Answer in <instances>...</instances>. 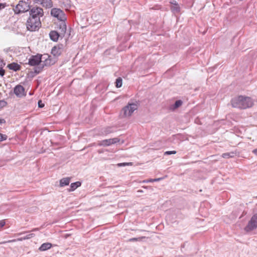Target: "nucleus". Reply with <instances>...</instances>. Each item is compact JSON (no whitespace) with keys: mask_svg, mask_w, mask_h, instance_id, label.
I'll return each instance as SVG.
<instances>
[{"mask_svg":"<svg viewBox=\"0 0 257 257\" xmlns=\"http://www.w3.org/2000/svg\"><path fill=\"white\" fill-rule=\"evenodd\" d=\"M116 87L117 88H119L122 86V79L121 78L119 77L116 80Z\"/></svg>","mask_w":257,"mask_h":257,"instance_id":"21","label":"nucleus"},{"mask_svg":"<svg viewBox=\"0 0 257 257\" xmlns=\"http://www.w3.org/2000/svg\"><path fill=\"white\" fill-rule=\"evenodd\" d=\"M52 246V244L50 242L44 243L39 247V250L41 251H46L51 248Z\"/></svg>","mask_w":257,"mask_h":257,"instance_id":"11","label":"nucleus"},{"mask_svg":"<svg viewBox=\"0 0 257 257\" xmlns=\"http://www.w3.org/2000/svg\"><path fill=\"white\" fill-rule=\"evenodd\" d=\"M182 104V101L181 100L176 101L175 103L170 106V109L174 110L178 108Z\"/></svg>","mask_w":257,"mask_h":257,"instance_id":"19","label":"nucleus"},{"mask_svg":"<svg viewBox=\"0 0 257 257\" xmlns=\"http://www.w3.org/2000/svg\"><path fill=\"white\" fill-rule=\"evenodd\" d=\"M42 70V68H38L35 70V72L37 73H39Z\"/></svg>","mask_w":257,"mask_h":257,"instance_id":"34","label":"nucleus"},{"mask_svg":"<svg viewBox=\"0 0 257 257\" xmlns=\"http://www.w3.org/2000/svg\"><path fill=\"white\" fill-rule=\"evenodd\" d=\"M5 65V63L4 62V61L3 60H2L0 58V67L4 66Z\"/></svg>","mask_w":257,"mask_h":257,"instance_id":"31","label":"nucleus"},{"mask_svg":"<svg viewBox=\"0 0 257 257\" xmlns=\"http://www.w3.org/2000/svg\"><path fill=\"white\" fill-rule=\"evenodd\" d=\"M4 66L0 67V75L3 76L5 75V71L3 69Z\"/></svg>","mask_w":257,"mask_h":257,"instance_id":"28","label":"nucleus"},{"mask_svg":"<svg viewBox=\"0 0 257 257\" xmlns=\"http://www.w3.org/2000/svg\"><path fill=\"white\" fill-rule=\"evenodd\" d=\"M7 136L6 135L0 134V142H2L7 139Z\"/></svg>","mask_w":257,"mask_h":257,"instance_id":"24","label":"nucleus"},{"mask_svg":"<svg viewBox=\"0 0 257 257\" xmlns=\"http://www.w3.org/2000/svg\"><path fill=\"white\" fill-rule=\"evenodd\" d=\"M35 235V234L34 233H30L29 234H27L26 236H25L24 237V239H30L34 237Z\"/></svg>","mask_w":257,"mask_h":257,"instance_id":"25","label":"nucleus"},{"mask_svg":"<svg viewBox=\"0 0 257 257\" xmlns=\"http://www.w3.org/2000/svg\"><path fill=\"white\" fill-rule=\"evenodd\" d=\"M38 2L41 3V4L46 8H51L53 6L52 2L51 0H37Z\"/></svg>","mask_w":257,"mask_h":257,"instance_id":"12","label":"nucleus"},{"mask_svg":"<svg viewBox=\"0 0 257 257\" xmlns=\"http://www.w3.org/2000/svg\"><path fill=\"white\" fill-rule=\"evenodd\" d=\"M163 178H157V179H149V180H148L147 181H146L147 182H154V181H160Z\"/></svg>","mask_w":257,"mask_h":257,"instance_id":"26","label":"nucleus"},{"mask_svg":"<svg viewBox=\"0 0 257 257\" xmlns=\"http://www.w3.org/2000/svg\"><path fill=\"white\" fill-rule=\"evenodd\" d=\"M70 178H64L60 180V186L63 187L66 185H68L70 183Z\"/></svg>","mask_w":257,"mask_h":257,"instance_id":"16","label":"nucleus"},{"mask_svg":"<svg viewBox=\"0 0 257 257\" xmlns=\"http://www.w3.org/2000/svg\"><path fill=\"white\" fill-rule=\"evenodd\" d=\"M138 108L137 103H128L121 109L120 114L122 117H129Z\"/></svg>","mask_w":257,"mask_h":257,"instance_id":"4","label":"nucleus"},{"mask_svg":"<svg viewBox=\"0 0 257 257\" xmlns=\"http://www.w3.org/2000/svg\"><path fill=\"white\" fill-rule=\"evenodd\" d=\"M252 153H253L255 155L257 156V149H255L252 151Z\"/></svg>","mask_w":257,"mask_h":257,"instance_id":"36","label":"nucleus"},{"mask_svg":"<svg viewBox=\"0 0 257 257\" xmlns=\"http://www.w3.org/2000/svg\"><path fill=\"white\" fill-rule=\"evenodd\" d=\"M253 104V101L250 97L242 95L235 97L231 100L232 106L233 107L240 109H246L251 107Z\"/></svg>","mask_w":257,"mask_h":257,"instance_id":"2","label":"nucleus"},{"mask_svg":"<svg viewBox=\"0 0 257 257\" xmlns=\"http://www.w3.org/2000/svg\"><path fill=\"white\" fill-rule=\"evenodd\" d=\"M6 6V4L0 3V10L4 9Z\"/></svg>","mask_w":257,"mask_h":257,"instance_id":"30","label":"nucleus"},{"mask_svg":"<svg viewBox=\"0 0 257 257\" xmlns=\"http://www.w3.org/2000/svg\"><path fill=\"white\" fill-rule=\"evenodd\" d=\"M176 153V151H166L165 152V155H172V154H175Z\"/></svg>","mask_w":257,"mask_h":257,"instance_id":"27","label":"nucleus"},{"mask_svg":"<svg viewBox=\"0 0 257 257\" xmlns=\"http://www.w3.org/2000/svg\"><path fill=\"white\" fill-rule=\"evenodd\" d=\"M30 9L29 4L26 2L21 1L15 9L16 13L19 14L28 11Z\"/></svg>","mask_w":257,"mask_h":257,"instance_id":"6","label":"nucleus"},{"mask_svg":"<svg viewBox=\"0 0 257 257\" xmlns=\"http://www.w3.org/2000/svg\"><path fill=\"white\" fill-rule=\"evenodd\" d=\"M25 89L21 85H18L15 86L14 89V93L18 97H21L24 95Z\"/></svg>","mask_w":257,"mask_h":257,"instance_id":"10","label":"nucleus"},{"mask_svg":"<svg viewBox=\"0 0 257 257\" xmlns=\"http://www.w3.org/2000/svg\"><path fill=\"white\" fill-rule=\"evenodd\" d=\"M30 17L40 18L43 16V10L40 7H33L30 10Z\"/></svg>","mask_w":257,"mask_h":257,"instance_id":"7","label":"nucleus"},{"mask_svg":"<svg viewBox=\"0 0 257 257\" xmlns=\"http://www.w3.org/2000/svg\"><path fill=\"white\" fill-rule=\"evenodd\" d=\"M39 230V228H34L32 231H38Z\"/></svg>","mask_w":257,"mask_h":257,"instance_id":"38","label":"nucleus"},{"mask_svg":"<svg viewBox=\"0 0 257 257\" xmlns=\"http://www.w3.org/2000/svg\"><path fill=\"white\" fill-rule=\"evenodd\" d=\"M41 62H43V65L45 66H50L55 63L51 56L47 54L32 56L29 60L28 63L30 65L34 66L39 65Z\"/></svg>","mask_w":257,"mask_h":257,"instance_id":"1","label":"nucleus"},{"mask_svg":"<svg viewBox=\"0 0 257 257\" xmlns=\"http://www.w3.org/2000/svg\"><path fill=\"white\" fill-rule=\"evenodd\" d=\"M234 156V153L233 152L226 153L222 155V157L223 158H232Z\"/></svg>","mask_w":257,"mask_h":257,"instance_id":"20","label":"nucleus"},{"mask_svg":"<svg viewBox=\"0 0 257 257\" xmlns=\"http://www.w3.org/2000/svg\"><path fill=\"white\" fill-rule=\"evenodd\" d=\"M257 228V213L251 217L244 229L246 232H251Z\"/></svg>","mask_w":257,"mask_h":257,"instance_id":"5","label":"nucleus"},{"mask_svg":"<svg viewBox=\"0 0 257 257\" xmlns=\"http://www.w3.org/2000/svg\"><path fill=\"white\" fill-rule=\"evenodd\" d=\"M143 192H144V191H143L142 190H139L137 191L138 193H143Z\"/></svg>","mask_w":257,"mask_h":257,"instance_id":"37","label":"nucleus"},{"mask_svg":"<svg viewBox=\"0 0 257 257\" xmlns=\"http://www.w3.org/2000/svg\"><path fill=\"white\" fill-rule=\"evenodd\" d=\"M120 140L117 138L104 140L99 142L98 145L100 146H109L119 142Z\"/></svg>","mask_w":257,"mask_h":257,"instance_id":"9","label":"nucleus"},{"mask_svg":"<svg viewBox=\"0 0 257 257\" xmlns=\"http://www.w3.org/2000/svg\"><path fill=\"white\" fill-rule=\"evenodd\" d=\"M146 238L145 236H142V237H139V238H130L129 239V241H138V240H141L143 238Z\"/></svg>","mask_w":257,"mask_h":257,"instance_id":"23","label":"nucleus"},{"mask_svg":"<svg viewBox=\"0 0 257 257\" xmlns=\"http://www.w3.org/2000/svg\"><path fill=\"white\" fill-rule=\"evenodd\" d=\"M51 14L53 17L57 18L60 21H63L65 19L64 12L60 9L53 8L51 10Z\"/></svg>","mask_w":257,"mask_h":257,"instance_id":"8","label":"nucleus"},{"mask_svg":"<svg viewBox=\"0 0 257 257\" xmlns=\"http://www.w3.org/2000/svg\"><path fill=\"white\" fill-rule=\"evenodd\" d=\"M51 53L54 56H58L61 54V50L60 48L55 46L52 49Z\"/></svg>","mask_w":257,"mask_h":257,"instance_id":"17","label":"nucleus"},{"mask_svg":"<svg viewBox=\"0 0 257 257\" xmlns=\"http://www.w3.org/2000/svg\"><path fill=\"white\" fill-rule=\"evenodd\" d=\"M49 35H50V39L54 42L57 41L59 37V35L58 33L55 31H51Z\"/></svg>","mask_w":257,"mask_h":257,"instance_id":"14","label":"nucleus"},{"mask_svg":"<svg viewBox=\"0 0 257 257\" xmlns=\"http://www.w3.org/2000/svg\"><path fill=\"white\" fill-rule=\"evenodd\" d=\"M133 163L130 162V163H118L117 164V166L118 167H124L126 166H132Z\"/></svg>","mask_w":257,"mask_h":257,"instance_id":"22","label":"nucleus"},{"mask_svg":"<svg viewBox=\"0 0 257 257\" xmlns=\"http://www.w3.org/2000/svg\"><path fill=\"white\" fill-rule=\"evenodd\" d=\"M6 122L4 119H0V124L5 123Z\"/></svg>","mask_w":257,"mask_h":257,"instance_id":"35","label":"nucleus"},{"mask_svg":"<svg viewBox=\"0 0 257 257\" xmlns=\"http://www.w3.org/2000/svg\"><path fill=\"white\" fill-rule=\"evenodd\" d=\"M81 185V183L79 181H77L74 183H73L70 185V189L69 190V191H73L78 187L80 186Z\"/></svg>","mask_w":257,"mask_h":257,"instance_id":"18","label":"nucleus"},{"mask_svg":"<svg viewBox=\"0 0 257 257\" xmlns=\"http://www.w3.org/2000/svg\"><path fill=\"white\" fill-rule=\"evenodd\" d=\"M6 102L4 101H0V109L3 107Z\"/></svg>","mask_w":257,"mask_h":257,"instance_id":"32","label":"nucleus"},{"mask_svg":"<svg viewBox=\"0 0 257 257\" xmlns=\"http://www.w3.org/2000/svg\"><path fill=\"white\" fill-rule=\"evenodd\" d=\"M102 152L101 151H98L99 153H101Z\"/></svg>","mask_w":257,"mask_h":257,"instance_id":"39","label":"nucleus"},{"mask_svg":"<svg viewBox=\"0 0 257 257\" xmlns=\"http://www.w3.org/2000/svg\"><path fill=\"white\" fill-rule=\"evenodd\" d=\"M8 67L10 69L17 71L19 70L21 68V66L17 63H12L8 65Z\"/></svg>","mask_w":257,"mask_h":257,"instance_id":"13","label":"nucleus"},{"mask_svg":"<svg viewBox=\"0 0 257 257\" xmlns=\"http://www.w3.org/2000/svg\"><path fill=\"white\" fill-rule=\"evenodd\" d=\"M171 10L174 13H178L180 11V8L178 4L175 1V3H172Z\"/></svg>","mask_w":257,"mask_h":257,"instance_id":"15","label":"nucleus"},{"mask_svg":"<svg viewBox=\"0 0 257 257\" xmlns=\"http://www.w3.org/2000/svg\"><path fill=\"white\" fill-rule=\"evenodd\" d=\"M38 105H39V107H41V108L43 107L44 106V105L43 104L41 103V101H39Z\"/></svg>","mask_w":257,"mask_h":257,"instance_id":"33","label":"nucleus"},{"mask_svg":"<svg viewBox=\"0 0 257 257\" xmlns=\"http://www.w3.org/2000/svg\"><path fill=\"white\" fill-rule=\"evenodd\" d=\"M27 28L30 31H36L38 30L41 26V23L39 18H33L29 17L26 23Z\"/></svg>","mask_w":257,"mask_h":257,"instance_id":"3","label":"nucleus"},{"mask_svg":"<svg viewBox=\"0 0 257 257\" xmlns=\"http://www.w3.org/2000/svg\"><path fill=\"white\" fill-rule=\"evenodd\" d=\"M6 224V222L5 220H2L0 221V229L3 228Z\"/></svg>","mask_w":257,"mask_h":257,"instance_id":"29","label":"nucleus"}]
</instances>
